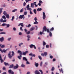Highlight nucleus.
I'll return each instance as SVG.
<instances>
[{
    "label": "nucleus",
    "instance_id": "obj_10",
    "mask_svg": "<svg viewBox=\"0 0 74 74\" xmlns=\"http://www.w3.org/2000/svg\"><path fill=\"white\" fill-rule=\"evenodd\" d=\"M46 18L45 13L44 12H43V19H45Z\"/></svg>",
    "mask_w": 74,
    "mask_h": 74
},
{
    "label": "nucleus",
    "instance_id": "obj_8",
    "mask_svg": "<svg viewBox=\"0 0 74 74\" xmlns=\"http://www.w3.org/2000/svg\"><path fill=\"white\" fill-rule=\"evenodd\" d=\"M28 52H29L27 51H26L25 52L24 51H23V55L25 56L26 55V54L27 53H28Z\"/></svg>",
    "mask_w": 74,
    "mask_h": 74
},
{
    "label": "nucleus",
    "instance_id": "obj_62",
    "mask_svg": "<svg viewBox=\"0 0 74 74\" xmlns=\"http://www.w3.org/2000/svg\"><path fill=\"white\" fill-rule=\"evenodd\" d=\"M23 5L24 7H25L26 5V3L25 2H24L23 3Z\"/></svg>",
    "mask_w": 74,
    "mask_h": 74
},
{
    "label": "nucleus",
    "instance_id": "obj_60",
    "mask_svg": "<svg viewBox=\"0 0 74 74\" xmlns=\"http://www.w3.org/2000/svg\"><path fill=\"white\" fill-rule=\"evenodd\" d=\"M13 30L14 31H16V28H15V27H14L13 28Z\"/></svg>",
    "mask_w": 74,
    "mask_h": 74
},
{
    "label": "nucleus",
    "instance_id": "obj_35",
    "mask_svg": "<svg viewBox=\"0 0 74 74\" xmlns=\"http://www.w3.org/2000/svg\"><path fill=\"white\" fill-rule=\"evenodd\" d=\"M0 34H6V33H5V32H3L0 33Z\"/></svg>",
    "mask_w": 74,
    "mask_h": 74
},
{
    "label": "nucleus",
    "instance_id": "obj_55",
    "mask_svg": "<svg viewBox=\"0 0 74 74\" xmlns=\"http://www.w3.org/2000/svg\"><path fill=\"white\" fill-rule=\"evenodd\" d=\"M24 30L25 32V33H27V29H24Z\"/></svg>",
    "mask_w": 74,
    "mask_h": 74
},
{
    "label": "nucleus",
    "instance_id": "obj_14",
    "mask_svg": "<svg viewBox=\"0 0 74 74\" xmlns=\"http://www.w3.org/2000/svg\"><path fill=\"white\" fill-rule=\"evenodd\" d=\"M23 16H24V15H20L19 17V18L21 19H22V18H23Z\"/></svg>",
    "mask_w": 74,
    "mask_h": 74
},
{
    "label": "nucleus",
    "instance_id": "obj_1",
    "mask_svg": "<svg viewBox=\"0 0 74 74\" xmlns=\"http://www.w3.org/2000/svg\"><path fill=\"white\" fill-rule=\"evenodd\" d=\"M18 53H19V55L20 56H18V58L21 60V58H22V52L18 50Z\"/></svg>",
    "mask_w": 74,
    "mask_h": 74
},
{
    "label": "nucleus",
    "instance_id": "obj_47",
    "mask_svg": "<svg viewBox=\"0 0 74 74\" xmlns=\"http://www.w3.org/2000/svg\"><path fill=\"white\" fill-rule=\"evenodd\" d=\"M30 1V0H25L26 3H28V2Z\"/></svg>",
    "mask_w": 74,
    "mask_h": 74
},
{
    "label": "nucleus",
    "instance_id": "obj_46",
    "mask_svg": "<svg viewBox=\"0 0 74 74\" xmlns=\"http://www.w3.org/2000/svg\"><path fill=\"white\" fill-rule=\"evenodd\" d=\"M29 7H30V6H29V5H27L26 7V8H27V10L28 9Z\"/></svg>",
    "mask_w": 74,
    "mask_h": 74
},
{
    "label": "nucleus",
    "instance_id": "obj_3",
    "mask_svg": "<svg viewBox=\"0 0 74 74\" xmlns=\"http://www.w3.org/2000/svg\"><path fill=\"white\" fill-rule=\"evenodd\" d=\"M47 55H48V53L46 52H44V53H42L41 54V56H43V57H44V56L46 57Z\"/></svg>",
    "mask_w": 74,
    "mask_h": 74
},
{
    "label": "nucleus",
    "instance_id": "obj_26",
    "mask_svg": "<svg viewBox=\"0 0 74 74\" xmlns=\"http://www.w3.org/2000/svg\"><path fill=\"white\" fill-rule=\"evenodd\" d=\"M45 45H46V43L44 41H43V46H45Z\"/></svg>",
    "mask_w": 74,
    "mask_h": 74
},
{
    "label": "nucleus",
    "instance_id": "obj_11",
    "mask_svg": "<svg viewBox=\"0 0 74 74\" xmlns=\"http://www.w3.org/2000/svg\"><path fill=\"white\" fill-rule=\"evenodd\" d=\"M4 39L3 37H2L1 38H0V41H1V42L4 41Z\"/></svg>",
    "mask_w": 74,
    "mask_h": 74
},
{
    "label": "nucleus",
    "instance_id": "obj_12",
    "mask_svg": "<svg viewBox=\"0 0 74 74\" xmlns=\"http://www.w3.org/2000/svg\"><path fill=\"white\" fill-rule=\"evenodd\" d=\"M29 56H31L32 57H33V56H34V57H35V56H36V55H35V54L33 55V53H32L29 54Z\"/></svg>",
    "mask_w": 74,
    "mask_h": 74
},
{
    "label": "nucleus",
    "instance_id": "obj_45",
    "mask_svg": "<svg viewBox=\"0 0 74 74\" xmlns=\"http://www.w3.org/2000/svg\"><path fill=\"white\" fill-rule=\"evenodd\" d=\"M3 18L1 19L0 20V22L2 23V22H3Z\"/></svg>",
    "mask_w": 74,
    "mask_h": 74
},
{
    "label": "nucleus",
    "instance_id": "obj_9",
    "mask_svg": "<svg viewBox=\"0 0 74 74\" xmlns=\"http://www.w3.org/2000/svg\"><path fill=\"white\" fill-rule=\"evenodd\" d=\"M8 72L9 74H11H11H14V72L12 71H11V69L9 70L8 71Z\"/></svg>",
    "mask_w": 74,
    "mask_h": 74
},
{
    "label": "nucleus",
    "instance_id": "obj_58",
    "mask_svg": "<svg viewBox=\"0 0 74 74\" xmlns=\"http://www.w3.org/2000/svg\"><path fill=\"white\" fill-rule=\"evenodd\" d=\"M11 38H9L8 39V40L10 41V40H11Z\"/></svg>",
    "mask_w": 74,
    "mask_h": 74
},
{
    "label": "nucleus",
    "instance_id": "obj_56",
    "mask_svg": "<svg viewBox=\"0 0 74 74\" xmlns=\"http://www.w3.org/2000/svg\"><path fill=\"white\" fill-rule=\"evenodd\" d=\"M27 64H30V63L28 61H27L26 62Z\"/></svg>",
    "mask_w": 74,
    "mask_h": 74
},
{
    "label": "nucleus",
    "instance_id": "obj_57",
    "mask_svg": "<svg viewBox=\"0 0 74 74\" xmlns=\"http://www.w3.org/2000/svg\"><path fill=\"white\" fill-rule=\"evenodd\" d=\"M30 33V31H28L27 32V34H29Z\"/></svg>",
    "mask_w": 74,
    "mask_h": 74
},
{
    "label": "nucleus",
    "instance_id": "obj_19",
    "mask_svg": "<svg viewBox=\"0 0 74 74\" xmlns=\"http://www.w3.org/2000/svg\"><path fill=\"white\" fill-rule=\"evenodd\" d=\"M14 67V64H12L10 65V67H9V69H11L12 68H13Z\"/></svg>",
    "mask_w": 74,
    "mask_h": 74
},
{
    "label": "nucleus",
    "instance_id": "obj_31",
    "mask_svg": "<svg viewBox=\"0 0 74 74\" xmlns=\"http://www.w3.org/2000/svg\"><path fill=\"white\" fill-rule=\"evenodd\" d=\"M51 71H54L55 70V67H53L51 69Z\"/></svg>",
    "mask_w": 74,
    "mask_h": 74
},
{
    "label": "nucleus",
    "instance_id": "obj_21",
    "mask_svg": "<svg viewBox=\"0 0 74 74\" xmlns=\"http://www.w3.org/2000/svg\"><path fill=\"white\" fill-rule=\"evenodd\" d=\"M34 3H32L31 4V6L32 8H34Z\"/></svg>",
    "mask_w": 74,
    "mask_h": 74
},
{
    "label": "nucleus",
    "instance_id": "obj_25",
    "mask_svg": "<svg viewBox=\"0 0 74 74\" xmlns=\"http://www.w3.org/2000/svg\"><path fill=\"white\" fill-rule=\"evenodd\" d=\"M2 18H3V19H4V20H6V18L5 17V16L3 15L2 16Z\"/></svg>",
    "mask_w": 74,
    "mask_h": 74
},
{
    "label": "nucleus",
    "instance_id": "obj_2",
    "mask_svg": "<svg viewBox=\"0 0 74 74\" xmlns=\"http://www.w3.org/2000/svg\"><path fill=\"white\" fill-rule=\"evenodd\" d=\"M47 27H46V26H44V27L43 28V30L42 32H40V35H42V34L44 33V31H45V32H47Z\"/></svg>",
    "mask_w": 74,
    "mask_h": 74
},
{
    "label": "nucleus",
    "instance_id": "obj_17",
    "mask_svg": "<svg viewBox=\"0 0 74 74\" xmlns=\"http://www.w3.org/2000/svg\"><path fill=\"white\" fill-rule=\"evenodd\" d=\"M23 60H25V61H27V59L25 57H23Z\"/></svg>",
    "mask_w": 74,
    "mask_h": 74
},
{
    "label": "nucleus",
    "instance_id": "obj_27",
    "mask_svg": "<svg viewBox=\"0 0 74 74\" xmlns=\"http://www.w3.org/2000/svg\"><path fill=\"white\" fill-rule=\"evenodd\" d=\"M50 31H53V30H54V28L52 27L51 29H50Z\"/></svg>",
    "mask_w": 74,
    "mask_h": 74
},
{
    "label": "nucleus",
    "instance_id": "obj_49",
    "mask_svg": "<svg viewBox=\"0 0 74 74\" xmlns=\"http://www.w3.org/2000/svg\"><path fill=\"white\" fill-rule=\"evenodd\" d=\"M3 70H6V69H5V67L3 66Z\"/></svg>",
    "mask_w": 74,
    "mask_h": 74
},
{
    "label": "nucleus",
    "instance_id": "obj_33",
    "mask_svg": "<svg viewBox=\"0 0 74 74\" xmlns=\"http://www.w3.org/2000/svg\"><path fill=\"white\" fill-rule=\"evenodd\" d=\"M12 56H14V55H15V53H14V52L13 51H12Z\"/></svg>",
    "mask_w": 74,
    "mask_h": 74
},
{
    "label": "nucleus",
    "instance_id": "obj_52",
    "mask_svg": "<svg viewBox=\"0 0 74 74\" xmlns=\"http://www.w3.org/2000/svg\"><path fill=\"white\" fill-rule=\"evenodd\" d=\"M27 10H29V11H32V9L31 8H29Z\"/></svg>",
    "mask_w": 74,
    "mask_h": 74
},
{
    "label": "nucleus",
    "instance_id": "obj_5",
    "mask_svg": "<svg viewBox=\"0 0 74 74\" xmlns=\"http://www.w3.org/2000/svg\"><path fill=\"white\" fill-rule=\"evenodd\" d=\"M19 67V65L17 64H16L15 66H14L13 67V69H17Z\"/></svg>",
    "mask_w": 74,
    "mask_h": 74
},
{
    "label": "nucleus",
    "instance_id": "obj_29",
    "mask_svg": "<svg viewBox=\"0 0 74 74\" xmlns=\"http://www.w3.org/2000/svg\"><path fill=\"white\" fill-rule=\"evenodd\" d=\"M3 14L4 15H6L7 14V13L6 12V11H5L3 12Z\"/></svg>",
    "mask_w": 74,
    "mask_h": 74
},
{
    "label": "nucleus",
    "instance_id": "obj_34",
    "mask_svg": "<svg viewBox=\"0 0 74 74\" xmlns=\"http://www.w3.org/2000/svg\"><path fill=\"white\" fill-rule=\"evenodd\" d=\"M38 58L40 60H42V57H41L40 56H38Z\"/></svg>",
    "mask_w": 74,
    "mask_h": 74
},
{
    "label": "nucleus",
    "instance_id": "obj_43",
    "mask_svg": "<svg viewBox=\"0 0 74 74\" xmlns=\"http://www.w3.org/2000/svg\"><path fill=\"white\" fill-rule=\"evenodd\" d=\"M23 11V9L22 8L20 11V12H22Z\"/></svg>",
    "mask_w": 74,
    "mask_h": 74
},
{
    "label": "nucleus",
    "instance_id": "obj_48",
    "mask_svg": "<svg viewBox=\"0 0 74 74\" xmlns=\"http://www.w3.org/2000/svg\"><path fill=\"white\" fill-rule=\"evenodd\" d=\"M6 6V5H5V4H4L3 5L1 6V7H4Z\"/></svg>",
    "mask_w": 74,
    "mask_h": 74
},
{
    "label": "nucleus",
    "instance_id": "obj_6",
    "mask_svg": "<svg viewBox=\"0 0 74 74\" xmlns=\"http://www.w3.org/2000/svg\"><path fill=\"white\" fill-rule=\"evenodd\" d=\"M11 51H10L8 54V57L10 59H12V56L11 55Z\"/></svg>",
    "mask_w": 74,
    "mask_h": 74
},
{
    "label": "nucleus",
    "instance_id": "obj_28",
    "mask_svg": "<svg viewBox=\"0 0 74 74\" xmlns=\"http://www.w3.org/2000/svg\"><path fill=\"white\" fill-rule=\"evenodd\" d=\"M3 10V8H1L0 10V15L1 14V13L3 11H2Z\"/></svg>",
    "mask_w": 74,
    "mask_h": 74
},
{
    "label": "nucleus",
    "instance_id": "obj_61",
    "mask_svg": "<svg viewBox=\"0 0 74 74\" xmlns=\"http://www.w3.org/2000/svg\"><path fill=\"white\" fill-rule=\"evenodd\" d=\"M27 37L29 38H30V36L29 35H28L27 36Z\"/></svg>",
    "mask_w": 74,
    "mask_h": 74
},
{
    "label": "nucleus",
    "instance_id": "obj_15",
    "mask_svg": "<svg viewBox=\"0 0 74 74\" xmlns=\"http://www.w3.org/2000/svg\"><path fill=\"white\" fill-rule=\"evenodd\" d=\"M59 70L60 71V73L62 72V73L63 74V69L61 68V69H59Z\"/></svg>",
    "mask_w": 74,
    "mask_h": 74
},
{
    "label": "nucleus",
    "instance_id": "obj_42",
    "mask_svg": "<svg viewBox=\"0 0 74 74\" xmlns=\"http://www.w3.org/2000/svg\"><path fill=\"white\" fill-rule=\"evenodd\" d=\"M7 24L6 23H3L2 24V26H6Z\"/></svg>",
    "mask_w": 74,
    "mask_h": 74
},
{
    "label": "nucleus",
    "instance_id": "obj_18",
    "mask_svg": "<svg viewBox=\"0 0 74 74\" xmlns=\"http://www.w3.org/2000/svg\"><path fill=\"white\" fill-rule=\"evenodd\" d=\"M35 65L36 67H38V63H37L36 62H35Z\"/></svg>",
    "mask_w": 74,
    "mask_h": 74
},
{
    "label": "nucleus",
    "instance_id": "obj_37",
    "mask_svg": "<svg viewBox=\"0 0 74 74\" xmlns=\"http://www.w3.org/2000/svg\"><path fill=\"white\" fill-rule=\"evenodd\" d=\"M0 60H1V63H3V62H4V60L2 59V58L1 59H0Z\"/></svg>",
    "mask_w": 74,
    "mask_h": 74
},
{
    "label": "nucleus",
    "instance_id": "obj_50",
    "mask_svg": "<svg viewBox=\"0 0 74 74\" xmlns=\"http://www.w3.org/2000/svg\"><path fill=\"white\" fill-rule=\"evenodd\" d=\"M20 29L21 30V31H23V29H22V27H21L20 28Z\"/></svg>",
    "mask_w": 74,
    "mask_h": 74
},
{
    "label": "nucleus",
    "instance_id": "obj_63",
    "mask_svg": "<svg viewBox=\"0 0 74 74\" xmlns=\"http://www.w3.org/2000/svg\"><path fill=\"white\" fill-rule=\"evenodd\" d=\"M29 12L30 14H33V12H32V11H31V10Z\"/></svg>",
    "mask_w": 74,
    "mask_h": 74
},
{
    "label": "nucleus",
    "instance_id": "obj_23",
    "mask_svg": "<svg viewBox=\"0 0 74 74\" xmlns=\"http://www.w3.org/2000/svg\"><path fill=\"white\" fill-rule=\"evenodd\" d=\"M5 16L7 18H10V16H9V15L8 14H7L6 15H5Z\"/></svg>",
    "mask_w": 74,
    "mask_h": 74
},
{
    "label": "nucleus",
    "instance_id": "obj_41",
    "mask_svg": "<svg viewBox=\"0 0 74 74\" xmlns=\"http://www.w3.org/2000/svg\"><path fill=\"white\" fill-rule=\"evenodd\" d=\"M52 33L51 32H49V36L50 37H52Z\"/></svg>",
    "mask_w": 74,
    "mask_h": 74
},
{
    "label": "nucleus",
    "instance_id": "obj_53",
    "mask_svg": "<svg viewBox=\"0 0 74 74\" xmlns=\"http://www.w3.org/2000/svg\"><path fill=\"white\" fill-rule=\"evenodd\" d=\"M4 47H5V46H4V45H2L1 47V48H4Z\"/></svg>",
    "mask_w": 74,
    "mask_h": 74
},
{
    "label": "nucleus",
    "instance_id": "obj_32",
    "mask_svg": "<svg viewBox=\"0 0 74 74\" xmlns=\"http://www.w3.org/2000/svg\"><path fill=\"white\" fill-rule=\"evenodd\" d=\"M17 11V9H16L13 10L12 11V12H15V11Z\"/></svg>",
    "mask_w": 74,
    "mask_h": 74
},
{
    "label": "nucleus",
    "instance_id": "obj_64",
    "mask_svg": "<svg viewBox=\"0 0 74 74\" xmlns=\"http://www.w3.org/2000/svg\"><path fill=\"white\" fill-rule=\"evenodd\" d=\"M39 3H40V4H42V2L40 0L39 1Z\"/></svg>",
    "mask_w": 74,
    "mask_h": 74
},
{
    "label": "nucleus",
    "instance_id": "obj_38",
    "mask_svg": "<svg viewBox=\"0 0 74 74\" xmlns=\"http://www.w3.org/2000/svg\"><path fill=\"white\" fill-rule=\"evenodd\" d=\"M39 71H40L41 74H43V72H42V70H39Z\"/></svg>",
    "mask_w": 74,
    "mask_h": 74
},
{
    "label": "nucleus",
    "instance_id": "obj_44",
    "mask_svg": "<svg viewBox=\"0 0 74 74\" xmlns=\"http://www.w3.org/2000/svg\"><path fill=\"white\" fill-rule=\"evenodd\" d=\"M27 12H24L25 15H27Z\"/></svg>",
    "mask_w": 74,
    "mask_h": 74
},
{
    "label": "nucleus",
    "instance_id": "obj_20",
    "mask_svg": "<svg viewBox=\"0 0 74 74\" xmlns=\"http://www.w3.org/2000/svg\"><path fill=\"white\" fill-rule=\"evenodd\" d=\"M33 11L34 13L35 14H36L37 13V10L36 9H34L33 10Z\"/></svg>",
    "mask_w": 74,
    "mask_h": 74
},
{
    "label": "nucleus",
    "instance_id": "obj_39",
    "mask_svg": "<svg viewBox=\"0 0 74 74\" xmlns=\"http://www.w3.org/2000/svg\"><path fill=\"white\" fill-rule=\"evenodd\" d=\"M21 66L22 67H25V65L24 64H21Z\"/></svg>",
    "mask_w": 74,
    "mask_h": 74
},
{
    "label": "nucleus",
    "instance_id": "obj_4",
    "mask_svg": "<svg viewBox=\"0 0 74 74\" xmlns=\"http://www.w3.org/2000/svg\"><path fill=\"white\" fill-rule=\"evenodd\" d=\"M34 20H35V22H34V25H37V24H38V23L37 22V17H35L34 18Z\"/></svg>",
    "mask_w": 74,
    "mask_h": 74
},
{
    "label": "nucleus",
    "instance_id": "obj_36",
    "mask_svg": "<svg viewBox=\"0 0 74 74\" xmlns=\"http://www.w3.org/2000/svg\"><path fill=\"white\" fill-rule=\"evenodd\" d=\"M21 45H23V43H21L19 44V47H21Z\"/></svg>",
    "mask_w": 74,
    "mask_h": 74
},
{
    "label": "nucleus",
    "instance_id": "obj_59",
    "mask_svg": "<svg viewBox=\"0 0 74 74\" xmlns=\"http://www.w3.org/2000/svg\"><path fill=\"white\" fill-rule=\"evenodd\" d=\"M30 26H31V25L29 24V25H27V27H30Z\"/></svg>",
    "mask_w": 74,
    "mask_h": 74
},
{
    "label": "nucleus",
    "instance_id": "obj_7",
    "mask_svg": "<svg viewBox=\"0 0 74 74\" xmlns=\"http://www.w3.org/2000/svg\"><path fill=\"white\" fill-rule=\"evenodd\" d=\"M7 51V49L5 50V49H3V50H2L1 48L0 49V51H1L2 53H3V52L5 53V52H6V51Z\"/></svg>",
    "mask_w": 74,
    "mask_h": 74
},
{
    "label": "nucleus",
    "instance_id": "obj_24",
    "mask_svg": "<svg viewBox=\"0 0 74 74\" xmlns=\"http://www.w3.org/2000/svg\"><path fill=\"white\" fill-rule=\"evenodd\" d=\"M34 45L31 44L29 45V47L31 48H33V47H34Z\"/></svg>",
    "mask_w": 74,
    "mask_h": 74
},
{
    "label": "nucleus",
    "instance_id": "obj_13",
    "mask_svg": "<svg viewBox=\"0 0 74 74\" xmlns=\"http://www.w3.org/2000/svg\"><path fill=\"white\" fill-rule=\"evenodd\" d=\"M21 25V26H22V27H23L24 26V25H23V23H19L18 25V26H19Z\"/></svg>",
    "mask_w": 74,
    "mask_h": 74
},
{
    "label": "nucleus",
    "instance_id": "obj_51",
    "mask_svg": "<svg viewBox=\"0 0 74 74\" xmlns=\"http://www.w3.org/2000/svg\"><path fill=\"white\" fill-rule=\"evenodd\" d=\"M15 18L14 16H13L12 18V21L14 20V19Z\"/></svg>",
    "mask_w": 74,
    "mask_h": 74
},
{
    "label": "nucleus",
    "instance_id": "obj_16",
    "mask_svg": "<svg viewBox=\"0 0 74 74\" xmlns=\"http://www.w3.org/2000/svg\"><path fill=\"white\" fill-rule=\"evenodd\" d=\"M35 29V27H33L30 29V31H33V30H34Z\"/></svg>",
    "mask_w": 74,
    "mask_h": 74
},
{
    "label": "nucleus",
    "instance_id": "obj_54",
    "mask_svg": "<svg viewBox=\"0 0 74 74\" xmlns=\"http://www.w3.org/2000/svg\"><path fill=\"white\" fill-rule=\"evenodd\" d=\"M49 45H47L46 46V47L47 48H49Z\"/></svg>",
    "mask_w": 74,
    "mask_h": 74
},
{
    "label": "nucleus",
    "instance_id": "obj_40",
    "mask_svg": "<svg viewBox=\"0 0 74 74\" xmlns=\"http://www.w3.org/2000/svg\"><path fill=\"white\" fill-rule=\"evenodd\" d=\"M6 25V26L7 27H10V24H7Z\"/></svg>",
    "mask_w": 74,
    "mask_h": 74
},
{
    "label": "nucleus",
    "instance_id": "obj_22",
    "mask_svg": "<svg viewBox=\"0 0 74 74\" xmlns=\"http://www.w3.org/2000/svg\"><path fill=\"white\" fill-rule=\"evenodd\" d=\"M41 10H42V8H38L37 9V11L38 12H39V11H41Z\"/></svg>",
    "mask_w": 74,
    "mask_h": 74
},
{
    "label": "nucleus",
    "instance_id": "obj_30",
    "mask_svg": "<svg viewBox=\"0 0 74 74\" xmlns=\"http://www.w3.org/2000/svg\"><path fill=\"white\" fill-rule=\"evenodd\" d=\"M4 64H5V66H7L8 65V64L7 63H6L5 62H4Z\"/></svg>",
    "mask_w": 74,
    "mask_h": 74
}]
</instances>
